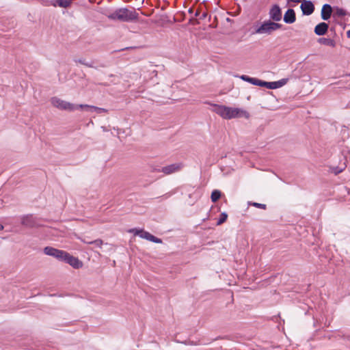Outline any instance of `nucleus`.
<instances>
[{
  "label": "nucleus",
  "mask_w": 350,
  "mask_h": 350,
  "mask_svg": "<svg viewBox=\"0 0 350 350\" xmlns=\"http://www.w3.org/2000/svg\"><path fill=\"white\" fill-rule=\"evenodd\" d=\"M129 245H131V239H130V240L129 241Z\"/></svg>",
  "instance_id": "79ce46f5"
},
{
  "label": "nucleus",
  "mask_w": 350,
  "mask_h": 350,
  "mask_svg": "<svg viewBox=\"0 0 350 350\" xmlns=\"http://www.w3.org/2000/svg\"><path fill=\"white\" fill-rule=\"evenodd\" d=\"M221 196V192L219 190L215 189L212 191L211 198L213 202H216Z\"/></svg>",
  "instance_id": "5701e85b"
},
{
  "label": "nucleus",
  "mask_w": 350,
  "mask_h": 350,
  "mask_svg": "<svg viewBox=\"0 0 350 350\" xmlns=\"http://www.w3.org/2000/svg\"><path fill=\"white\" fill-rule=\"evenodd\" d=\"M329 29V25L325 22L317 24L314 29V32L317 36H324L326 34Z\"/></svg>",
  "instance_id": "4468645a"
},
{
  "label": "nucleus",
  "mask_w": 350,
  "mask_h": 350,
  "mask_svg": "<svg viewBox=\"0 0 350 350\" xmlns=\"http://www.w3.org/2000/svg\"><path fill=\"white\" fill-rule=\"evenodd\" d=\"M193 9L192 8H190L189 9V10H188V12H189V14H193Z\"/></svg>",
  "instance_id": "58836bf2"
},
{
  "label": "nucleus",
  "mask_w": 350,
  "mask_h": 350,
  "mask_svg": "<svg viewBox=\"0 0 350 350\" xmlns=\"http://www.w3.org/2000/svg\"><path fill=\"white\" fill-rule=\"evenodd\" d=\"M138 47H139V46H132V49H133L134 48H138Z\"/></svg>",
  "instance_id": "37998d69"
},
{
  "label": "nucleus",
  "mask_w": 350,
  "mask_h": 350,
  "mask_svg": "<svg viewBox=\"0 0 350 350\" xmlns=\"http://www.w3.org/2000/svg\"><path fill=\"white\" fill-rule=\"evenodd\" d=\"M250 204L254 207H256L258 208H262V209H265L266 206H267L266 204H261V203H258V202H251V203H250Z\"/></svg>",
  "instance_id": "c756f323"
},
{
  "label": "nucleus",
  "mask_w": 350,
  "mask_h": 350,
  "mask_svg": "<svg viewBox=\"0 0 350 350\" xmlns=\"http://www.w3.org/2000/svg\"><path fill=\"white\" fill-rule=\"evenodd\" d=\"M73 60L75 63L83 64L87 67L97 68L94 65V61H87L85 58H75Z\"/></svg>",
  "instance_id": "aec40b11"
},
{
  "label": "nucleus",
  "mask_w": 350,
  "mask_h": 350,
  "mask_svg": "<svg viewBox=\"0 0 350 350\" xmlns=\"http://www.w3.org/2000/svg\"><path fill=\"white\" fill-rule=\"evenodd\" d=\"M345 167H346L345 163H344L343 165H342L340 166H333L331 167V171L332 173L337 175L339 173L342 172L345 170Z\"/></svg>",
  "instance_id": "b1692460"
},
{
  "label": "nucleus",
  "mask_w": 350,
  "mask_h": 350,
  "mask_svg": "<svg viewBox=\"0 0 350 350\" xmlns=\"http://www.w3.org/2000/svg\"><path fill=\"white\" fill-rule=\"evenodd\" d=\"M300 9L303 15H311L314 11V5L310 0H303L300 5Z\"/></svg>",
  "instance_id": "9d476101"
},
{
  "label": "nucleus",
  "mask_w": 350,
  "mask_h": 350,
  "mask_svg": "<svg viewBox=\"0 0 350 350\" xmlns=\"http://www.w3.org/2000/svg\"><path fill=\"white\" fill-rule=\"evenodd\" d=\"M211 105L213 107L212 111L224 119L226 115V106L217 104H211Z\"/></svg>",
  "instance_id": "f3484780"
},
{
  "label": "nucleus",
  "mask_w": 350,
  "mask_h": 350,
  "mask_svg": "<svg viewBox=\"0 0 350 350\" xmlns=\"http://www.w3.org/2000/svg\"><path fill=\"white\" fill-rule=\"evenodd\" d=\"M146 240L150 241L153 243H162L161 239L158 238V237L152 235L150 233L148 234V239Z\"/></svg>",
  "instance_id": "bb28decb"
},
{
  "label": "nucleus",
  "mask_w": 350,
  "mask_h": 350,
  "mask_svg": "<svg viewBox=\"0 0 350 350\" xmlns=\"http://www.w3.org/2000/svg\"><path fill=\"white\" fill-rule=\"evenodd\" d=\"M50 5L53 6V7H57L58 6V4H57L56 3V0H52L50 1Z\"/></svg>",
  "instance_id": "f704fd0d"
},
{
  "label": "nucleus",
  "mask_w": 350,
  "mask_h": 350,
  "mask_svg": "<svg viewBox=\"0 0 350 350\" xmlns=\"http://www.w3.org/2000/svg\"><path fill=\"white\" fill-rule=\"evenodd\" d=\"M228 218V214L226 212H223L220 214L219 218L218 219L217 221V225L219 226L224 223Z\"/></svg>",
  "instance_id": "393cba45"
},
{
  "label": "nucleus",
  "mask_w": 350,
  "mask_h": 350,
  "mask_svg": "<svg viewBox=\"0 0 350 350\" xmlns=\"http://www.w3.org/2000/svg\"><path fill=\"white\" fill-rule=\"evenodd\" d=\"M56 3L59 7L67 8L72 4V0H56Z\"/></svg>",
  "instance_id": "4be33fe9"
},
{
  "label": "nucleus",
  "mask_w": 350,
  "mask_h": 350,
  "mask_svg": "<svg viewBox=\"0 0 350 350\" xmlns=\"http://www.w3.org/2000/svg\"><path fill=\"white\" fill-rule=\"evenodd\" d=\"M83 242L86 243L88 244H92L95 247H101L103 243L101 239H96V240L92 241H86L84 240Z\"/></svg>",
  "instance_id": "c85d7f7f"
},
{
  "label": "nucleus",
  "mask_w": 350,
  "mask_h": 350,
  "mask_svg": "<svg viewBox=\"0 0 350 350\" xmlns=\"http://www.w3.org/2000/svg\"><path fill=\"white\" fill-rule=\"evenodd\" d=\"M288 3L292 2V3H299L301 2L303 0H286Z\"/></svg>",
  "instance_id": "4c0bfd02"
},
{
  "label": "nucleus",
  "mask_w": 350,
  "mask_h": 350,
  "mask_svg": "<svg viewBox=\"0 0 350 350\" xmlns=\"http://www.w3.org/2000/svg\"><path fill=\"white\" fill-rule=\"evenodd\" d=\"M207 15L208 14L206 12H203L202 14H200V19H201V20L205 19L207 17Z\"/></svg>",
  "instance_id": "72a5a7b5"
},
{
  "label": "nucleus",
  "mask_w": 350,
  "mask_h": 350,
  "mask_svg": "<svg viewBox=\"0 0 350 350\" xmlns=\"http://www.w3.org/2000/svg\"><path fill=\"white\" fill-rule=\"evenodd\" d=\"M180 165L179 164H171L165 167H163L161 172L165 174H170L179 170Z\"/></svg>",
  "instance_id": "dca6fc26"
},
{
  "label": "nucleus",
  "mask_w": 350,
  "mask_h": 350,
  "mask_svg": "<svg viewBox=\"0 0 350 350\" xmlns=\"http://www.w3.org/2000/svg\"><path fill=\"white\" fill-rule=\"evenodd\" d=\"M333 9L334 10V12L333 14L334 17H336V16L343 17V16L347 15V12L342 8L335 6L333 8Z\"/></svg>",
  "instance_id": "412c9836"
},
{
  "label": "nucleus",
  "mask_w": 350,
  "mask_h": 350,
  "mask_svg": "<svg viewBox=\"0 0 350 350\" xmlns=\"http://www.w3.org/2000/svg\"><path fill=\"white\" fill-rule=\"evenodd\" d=\"M108 18L120 22L131 21V11L127 8H120L107 14Z\"/></svg>",
  "instance_id": "7ed1b4c3"
},
{
  "label": "nucleus",
  "mask_w": 350,
  "mask_h": 350,
  "mask_svg": "<svg viewBox=\"0 0 350 350\" xmlns=\"http://www.w3.org/2000/svg\"><path fill=\"white\" fill-rule=\"evenodd\" d=\"M146 240L150 241L153 243H162L161 239L158 238V237L152 235L150 233L148 234V239Z\"/></svg>",
  "instance_id": "cd10ccee"
},
{
  "label": "nucleus",
  "mask_w": 350,
  "mask_h": 350,
  "mask_svg": "<svg viewBox=\"0 0 350 350\" xmlns=\"http://www.w3.org/2000/svg\"><path fill=\"white\" fill-rule=\"evenodd\" d=\"M150 232L144 230V229L140 228H133V236H138L140 238L147 239L148 235Z\"/></svg>",
  "instance_id": "a211bd4d"
},
{
  "label": "nucleus",
  "mask_w": 350,
  "mask_h": 350,
  "mask_svg": "<svg viewBox=\"0 0 350 350\" xmlns=\"http://www.w3.org/2000/svg\"><path fill=\"white\" fill-rule=\"evenodd\" d=\"M333 8L327 3L323 5L321 12V18L323 21H327L330 18L333 10Z\"/></svg>",
  "instance_id": "ddd939ff"
},
{
  "label": "nucleus",
  "mask_w": 350,
  "mask_h": 350,
  "mask_svg": "<svg viewBox=\"0 0 350 350\" xmlns=\"http://www.w3.org/2000/svg\"><path fill=\"white\" fill-rule=\"evenodd\" d=\"M127 232H129V233H131V229H129V230H127Z\"/></svg>",
  "instance_id": "c03bdc74"
},
{
  "label": "nucleus",
  "mask_w": 350,
  "mask_h": 350,
  "mask_svg": "<svg viewBox=\"0 0 350 350\" xmlns=\"http://www.w3.org/2000/svg\"><path fill=\"white\" fill-rule=\"evenodd\" d=\"M282 27V24L269 19L263 21L260 25H256L255 31L252 33L270 35L273 31L281 29Z\"/></svg>",
  "instance_id": "f257e3e1"
},
{
  "label": "nucleus",
  "mask_w": 350,
  "mask_h": 350,
  "mask_svg": "<svg viewBox=\"0 0 350 350\" xmlns=\"http://www.w3.org/2000/svg\"><path fill=\"white\" fill-rule=\"evenodd\" d=\"M347 36L348 38H350V30H348L347 31Z\"/></svg>",
  "instance_id": "ea45409f"
},
{
  "label": "nucleus",
  "mask_w": 350,
  "mask_h": 350,
  "mask_svg": "<svg viewBox=\"0 0 350 350\" xmlns=\"http://www.w3.org/2000/svg\"><path fill=\"white\" fill-rule=\"evenodd\" d=\"M318 42L321 44L329 46L333 48L336 46V42L331 38H320L318 39Z\"/></svg>",
  "instance_id": "6ab92c4d"
},
{
  "label": "nucleus",
  "mask_w": 350,
  "mask_h": 350,
  "mask_svg": "<svg viewBox=\"0 0 350 350\" xmlns=\"http://www.w3.org/2000/svg\"><path fill=\"white\" fill-rule=\"evenodd\" d=\"M288 79L284 78V79H282L277 81H271V82L265 81L264 87L267 88L268 89H270V90L278 89V88H280L284 86V85H286V83L288 82Z\"/></svg>",
  "instance_id": "9b49d317"
},
{
  "label": "nucleus",
  "mask_w": 350,
  "mask_h": 350,
  "mask_svg": "<svg viewBox=\"0 0 350 350\" xmlns=\"http://www.w3.org/2000/svg\"><path fill=\"white\" fill-rule=\"evenodd\" d=\"M239 78H240L241 80H243V81H246V82H248V83H251V81H252V77H249V76H247V75H241V76L239 77Z\"/></svg>",
  "instance_id": "7c9ffc66"
},
{
  "label": "nucleus",
  "mask_w": 350,
  "mask_h": 350,
  "mask_svg": "<svg viewBox=\"0 0 350 350\" xmlns=\"http://www.w3.org/2000/svg\"><path fill=\"white\" fill-rule=\"evenodd\" d=\"M157 71L155 70H152L150 71V77L149 79H152L154 77H157Z\"/></svg>",
  "instance_id": "473e14b6"
},
{
  "label": "nucleus",
  "mask_w": 350,
  "mask_h": 350,
  "mask_svg": "<svg viewBox=\"0 0 350 350\" xmlns=\"http://www.w3.org/2000/svg\"><path fill=\"white\" fill-rule=\"evenodd\" d=\"M269 20L275 22L280 21L282 18V9L278 4H274L269 11Z\"/></svg>",
  "instance_id": "6e6552de"
},
{
  "label": "nucleus",
  "mask_w": 350,
  "mask_h": 350,
  "mask_svg": "<svg viewBox=\"0 0 350 350\" xmlns=\"http://www.w3.org/2000/svg\"><path fill=\"white\" fill-rule=\"evenodd\" d=\"M80 107V109H85L90 112H95L96 113H101L104 112H107V110L104 108L93 106V105H79V106Z\"/></svg>",
  "instance_id": "2eb2a0df"
},
{
  "label": "nucleus",
  "mask_w": 350,
  "mask_h": 350,
  "mask_svg": "<svg viewBox=\"0 0 350 350\" xmlns=\"http://www.w3.org/2000/svg\"><path fill=\"white\" fill-rule=\"evenodd\" d=\"M200 8H198V10H196V13H195V16L197 17V16H199L200 17Z\"/></svg>",
  "instance_id": "e433bc0d"
},
{
  "label": "nucleus",
  "mask_w": 350,
  "mask_h": 350,
  "mask_svg": "<svg viewBox=\"0 0 350 350\" xmlns=\"http://www.w3.org/2000/svg\"><path fill=\"white\" fill-rule=\"evenodd\" d=\"M135 3H133V7H137V9L139 10V5H140L141 3H143L144 0H135Z\"/></svg>",
  "instance_id": "2f4dec72"
},
{
  "label": "nucleus",
  "mask_w": 350,
  "mask_h": 350,
  "mask_svg": "<svg viewBox=\"0 0 350 350\" xmlns=\"http://www.w3.org/2000/svg\"><path fill=\"white\" fill-rule=\"evenodd\" d=\"M140 77H143L144 81H146L148 79L144 71H143V73L140 74Z\"/></svg>",
  "instance_id": "c9c22d12"
},
{
  "label": "nucleus",
  "mask_w": 350,
  "mask_h": 350,
  "mask_svg": "<svg viewBox=\"0 0 350 350\" xmlns=\"http://www.w3.org/2000/svg\"><path fill=\"white\" fill-rule=\"evenodd\" d=\"M62 262H64L70 265L74 269H79L83 267L82 261H81L77 257L70 254L67 252H66Z\"/></svg>",
  "instance_id": "423d86ee"
},
{
  "label": "nucleus",
  "mask_w": 350,
  "mask_h": 350,
  "mask_svg": "<svg viewBox=\"0 0 350 350\" xmlns=\"http://www.w3.org/2000/svg\"><path fill=\"white\" fill-rule=\"evenodd\" d=\"M3 229V226L0 224V230H2Z\"/></svg>",
  "instance_id": "a19ab883"
},
{
  "label": "nucleus",
  "mask_w": 350,
  "mask_h": 350,
  "mask_svg": "<svg viewBox=\"0 0 350 350\" xmlns=\"http://www.w3.org/2000/svg\"><path fill=\"white\" fill-rule=\"evenodd\" d=\"M283 21L286 24H293L296 21V14L293 9L288 8L284 13Z\"/></svg>",
  "instance_id": "f8f14e48"
},
{
  "label": "nucleus",
  "mask_w": 350,
  "mask_h": 350,
  "mask_svg": "<svg viewBox=\"0 0 350 350\" xmlns=\"http://www.w3.org/2000/svg\"><path fill=\"white\" fill-rule=\"evenodd\" d=\"M265 81H262L259 79L252 77L251 84L256 85V86L264 87Z\"/></svg>",
  "instance_id": "a878e982"
},
{
  "label": "nucleus",
  "mask_w": 350,
  "mask_h": 350,
  "mask_svg": "<svg viewBox=\"0 0 350 350\" xmlns=\"http://www.w3.org/2000/svg\"><path fill=\"white\" fill-rule=\"evenodd\" d=\"M133 33H135V36H133V39L139 36L137 31H134V29H145L148 27V23L146 16H143L142 12L136 11L135 7H133Z\"/></svg>",
  "instance_id": "f03ea898"
},
{
  "label": "nucleus",
  "mask_w": 350,
  "mask_h": 350,
  "mask_svg": "<svg viewBox=\"0 0 350 350\" xmlns=\"http://www.w3.org/2000/svg\"><path fill=\"white\" fill-rule=\"evenodd\" d=\"M51 104L55 107L61 110H66L68 111H73L80 109L79 105H75L69 102L63 100L57 97H53L51 99Z\"/></svg>",
  "instance_id": "20e7f679"
},
{
  "label": "nucleus",
  "mask_w": 350,
  "mask_h": 350,
  "mask_svg": "<svg viewBox=\"0 0 350 350\" xmlns=\"http://www.w3.org/2000/svg\"><path fill=\"white\" fill-rule=\"evenodd\" d=\"M225 112L226 115L224 119L226 120H230L238 117H245V118H249L250 117V114L247 111L239 108H233L226 106Z\"/></svg>",
  "instance_id": "39448f33"
},
{
  "label": "nucleus",
  "mask_w": 350,
  "mask_h": 350,
  "mask_svg": "<svg viewBox=\"0 0 350 350\" xmlns=\"http://www.w3.org/2000/svg\"><path fill=\"white\" fill-rule=\"evenodd\" d=\"M44 253L50 256H53L59 261H62L66 251L56 249L51 246H46L43 250Z\"/></svg>",
  "instance_id": "0eeeda50"
},
{
  "label": "nucleus",
  "mask_w": 350,
  "mask_h": 350,
  "mask_svg": "<svg viewBox=\"0 0 350 350\" xmlns=\"http://www.w3.org/2000/svg\"><path fill=\"white\" fill-rule=\"evenodd\" d=\"M21 224L27 228H38L40 225L36 217L32 215H23L21 217Z\"/></svg>",
  "instance_id": "1a4fd4ad"
}]
</instances>
